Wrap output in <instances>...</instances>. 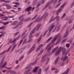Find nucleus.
<instances>
[{"label": "nucleus", "instance_id": "f257e3e1", "mask_svg": "<svg viewBox=\"0 0 74 74\" xmlns=\"http://www.w3.org/2000/svg\"><path fill=\"white\" fill-rule=\"evenodd\" d=\"M61 50H62V55H64V56H66V55L67 54V53H65L66 52V49L64 48H63L62 47H60L59 48L57 52L56 53L55 55L56 56V55H58L60 52L61 51Z\"/></svg>", "mask_w": 74, "mask_h": 74}, {"label": "nucleus", "instance_id": "f03ea898", "mask_svg": "<svg viewBox=\"0 0 74 74\" xmlns=\"http://www.w3.org/2000/svg\"><path fill=\"white\" fill-rule=\"evenodd\" d=\"M41 24L40 23L38 24L37 25L36 27L33 29V30H32L30 33L29 36V38H32V36H31V35H32L33 34H34V33L35 32H36V30H38V29H40V27H41Z\"/></svg>", "mask_w": 74, "mask_h": 74}, {"label": "nucleus", "instance_id": "7ed1b4c3", "mask_svg": "<svg viewBox=\"0 0 74 74\" xmlns=\"http://www.w3.org/2000/svg\"><path fill=\"white\" fill-rule=\"evenodd\" d=\"M23 36H24V38H22L21 40L20 41V44H21L22 42H23V40L25 38H26V37L27 36V34L26 32H24L22 34L21 37H22Z\"/></svg>", "mask_w": 74, "mask_h": 74}, {"label": "nucleus", "instance_id": "20e7f679", "mask_svg": "<svg viewBox=\"0 0 74 74\" xmlns=\"http://www.w3.org/2000/svg\"><path fill=\"white\" fill-rule=\"evenodd\" d=\"M48 16V13H46L44 14L41 17V18L38 19V20L36 21V22H40L41 20H42V17H44V18H46Z\"/></svg>", "mask_w": 74, "mask_h": 74}, {"label": "nucleus", "instance_id": "39448f33", "mask_svg": "<svg viewBox=\"0 0 74 74\" xmlns=\"http://www.w3.org/2000/svg\"><path fill=\"white\" fill-rule=\"evenodd\" d=\"M36 63H37V60L34 62L31 63L29 65L25 67V69H29V68L31 66H34Z\"/></svg>", "mask_w": 74, "mask_h": 74}, {"label": "nucleus", "instance_id": "423d86ee", "mask_svg": "<svg viewBox=\"0 0 74 74\" xmlns=\"http://www.w3.org/2000/svg\"><path fill=\"white\" fill-rule=\"evenodd\" d=\"M20 38V36H18L17 38L16 39L12 41V40L10 39V40L9 41V42L10 43H13V45H14V44H15L16 43V40H18Z\"/></svg>", "mask_w": 74, "mask_h": 74}, {"label": "nucleus", "instance_id": "0eeeda50", "mask_svg": "<svg viewBox=\"0 0 74 74\" xmlns=\"http://www.w3.org/2000/svg\"><path fill=\"white\" fill-rule=\"evenodd\" d=\"M70 27H67L65 33V34L64 36V38H65V37H67V36L69 35V30H70Z\"/></svg>", "mask_w": 74, "mask_h": 74}, {"label": "nucleus", "instance_id": "6e6552de", "mask_svg": "<svg viewBox=\"0 0 74 74\" xmlns=\"http://www.w3.org/2000/svg\"><path fill=\"white\" fill-rule=\"evenodd\" d=\"M55 26L54 25H51L48 28V30H49V32H51V31L55 27Z\"/></svg>", "mask_w": 74, "mask_h": 74}, {"label": "nucleus", "instance_id": "1a4fd4ad", "mask_svg": "<svg viewBox=\"0 0 74 74\" xmlns=\"http://www.w3.org/2000/svg\"><path fill=\"white\" fill-rule=\"evenodd\" d=\"M60 30V27H55L52 31V33H54L56 31V32H58Z\"/></svg>", "mask_w": 74, "mask_h": 74}, {"label": "nucleus", "instance_id": "9d476101", "mask_svg": "<svg viewBox=\"0 0 74 74\" xmlns=\"http://www.w3.org/2000/svg\"><path fill=\"white\" fill-rule=\"evenodd\" d=\"M59 36V34H58L57 35V36L55 37L51 41V43H53L55 41H56V39H57V38H58V37Z\"/></svg>", "mask_w": 74, "mask_h": 74}, {"label": "nucleus", "instance_id": "9b49d317", "mask_svg": "<svg viewBox=\"0 0 74 74\" xmlns=\"http://www.w3.org/2000/svg\"><path fill=\"white\" fill-rule=\"evenodd\" d=\"M61 1H62V0H59L58 1L59 3L55 7V8H58V7H59L60 6V4H61Z\"/></svg>", "mask_w": 74, "mask_h": 74}, {"label": "nucleus", "instance_id": "f8f14e48", "mask_svg": "<svg viewBox=\"0 0 74 74\" xmlns=\"http://www.w3.org/2000/svg\"><path fill=\"white\" fill-rule=\"evenodd\" d=\"M7 62H5L4 63L3 65H1V66L2 68H5V69H8V68H7V67L5 66Z\"/></svg>", "mask_w": 74, "mask_h": 74}, {"label": "nucleus", "instance_id": "ddd939ff", "mask_svg": "<svg viewBox=\"0 0 74 74\" xmlns=\"http://www.w3.org/2000/svg\"><path fill=\"white\" fill-rule=\"evenodd\" d=\"M38 68H39V67L37 66H36L33 69V72L34 73H36V72L37 71V70H38Z\"/></svg>", "mask_w": 74, "mask_h": 74}, {"label": "nucleus", "instance_id": "4468645a", "mask_svg": "<svg viewBox=\"0 0 74 74\" xmlns=\"http://www.w3.org/2000/svg\"><path fill=\"white\" fill-rule=\"evenodd\" d=\"M50 58H46L45 59H44V60H42L41 62H45V60H47V62H46V64H48V62H49V59H50Z\"/></svg>", "mask_w": 74, "mask_h": 74}, {"label": "nucleus", "instance_id": "2eb2a0df", "mask_svg": "<svg viewBox=\"0 0 74 74\" xmlns=\"http://www.w3.org/2000/svg\"><path fill=\"white\" fill-rule=\"evenodd\" d=\"M49 55H50V52H47V54H45V56H43L42 57V59H44V58L46 56H49Z\"/></svg>", "mask_w": 74, "mask_h": 74}, {"label": "nucleus", "instance_id": "dca6fc26", "mask_svg": "<svg viewBox=\"0 0 74 74\" xmlns=\"http://www.w3.org/2000/svg\"><path fill=\"white\" fill-rule=\"evenodd\" d=\"M32 40V39H30V40H29L27 42V39H25L23 41V44H25V43H26V42H30V41H31Z\"/></svg>", "mask_w": 74, "mask_h": 74}, {"label": "nucleus", "instance_id": "f3484780", "mask_svg": "<svg viewBox=\"0 0 74 74\" xmlns=\"http://www.w3.org/2000/svg\"><path fill=\"white\" fill-rule=\"evenodd\" d=\"M32 8L31 7H29V8H26L25 9V11H27L29 12V11H30V10H31V9H32Z\"/></svg>", "mask_w": 74, "mask_h": 74}, {"label": "nucleus", "instance_id": "a211bd4d", "mask_svg": "<svg viewBox=\"0 0 74 74\" xmlns=\"http://www.w3.org/2000/svg\"><path fill=\"white\" fill-rule=\"evenodd\" d=\"M43 51H44V49H41L40 50V53H39L38 55V56H40V55H41L42 53V52H43Z\"/></svg>", "mask_w": 74, "mask_h": 74}, {"label": "nucleus", "instance_id": "6ab92c4d", "mask_svg": "<svg viewBox=\"0 0 74 74\" xmlns=\"http://www.w3.org/2000/svg\"><path fill=\"white\" fill-rule=\"evenodd\" d=\"M55 19H56V18H54V16H52L50 20V22H52V21H54Z\"/></svg>", "mask_w": 74, "mask_h": 74}, {"label": "nucleus", "instance_id": "aec40b11", "mask_svg": "<svg viewBox=\"0 0 74 74\" xmlns=\"http://www.w3.org/2000/svg\"><path fill=\"white\" fill-rule=\"evenodd\" d=\"M58 64L60 66H62L64 65V63L63 62H59L58 63Z\"/></svg>", "mask_w": 74, "mask_h": 74}, {"label": "nucleus", "instance_id": "412c9836", "mask_svg": "<svg viewBox=\"0 0 74 74\" xmlns=\"http://www.w3.org/2000/svg\"><path fill=\"white\" fill-rule=\"evenodd\" d=\"M67 58H68V57L67 56H65L64 58L62 57L61 58V60H62L63 61H65Z\"/></svg>", "mask_w": 74, "mask_h": 74}, {"label": "nucleus", "instance_id": "4be33fe9", "mask_svg": "<svg viewBox=\"0 0 74 74\" xmlns=\"http://www.w3.org/2000/svg\"><path fill=\"white\" fill-rule=\"evenodd\" d=\"M58 1V0H51V3H53V4H55L57 3Z\"/></svg>", "mask_w": 74, "mask_h": 74}, {"label": "nucleus", "instance_id": "5701e85b", "mask_svg": "<svg viewBox=\"0 0 74 74\" xmlns=\"http://www.w3.org/2000/svg\"><path fill=\"white\" fill-rule=\"evenodd\" d=\"M34 46H35V45H34L30 49V51H31L32 52L33 51H34V50L35 49V48H36V47Z\"/></svg>", "mask_w": 74, "mask_h": 74}, {"label": "nucleus", "instance_id": "b1692460", "mask_svg": "<svg viewBox=\"0 0 74 74\" xmlns=\"http://www.w3.org/2000/svg\"><path fill=\"white\" fill-rule=\"evenodd\" d=\"M73 20H74V19L73 18H70L69 19V23H72L73 21Z\"/></svg>", "mask_w": 74, "mask_h": 74}, {"label": "nucleus", "instance_id": "393cba45", "mask_svg": "<svg viewBox=\"0 0 74 74\" xmlns=\"http://www.w3.org/2000/svg\"><path fill=\"white\" fill-rule=\"evenodd\" d=\"M63 10L62 9L60 8L58 9V10L57 11V13H60L62 11V10Z\"/></svg>", "mask_w": 74, "mask_h": 74}, {"label": "nucleus", "instance_id": "a878e982", "mask_svg": "<svg viewBox=\"0 0 74 74\" xmlns=\"http://www.w3.org/2000/svg\"><path fill=\"white\" fill-rule=\"evenodd\" d=\"M59 57H57L56 59L55 60V61L54 62V64H57V63H58V60H59Z\"/></svg>", "mask_w": 74, "mask_h": 74}, {"label": "nucleus", "instance_id": "bb28decb", "mask_svg": "<svg viewBox=\"0 0 74 74\" xmlns=\"http://www.w3.org/2000/svg\"><path fill=\"white\" fill-rule=\"evenodd\" d=\"M24 18H23V19L21 20V21L19 22V23H18V25H22L23 24V23H22L23 21Z\"/></svg>", "mask_w": 74, "mask_h": 74}, {"label": "nucleus", "instance_id": "cd10ccee", "mask_svg": "<svg viewBox=\"0 0 74 74\" xmlns=\"http://www.w3.org/2000/svg\"><path fill=\"white\" fill-rule=\"evenodd\" d=\"M3 25H7L9 23V21H7L6 22H3Z\"/></svg>", "mask_w": 74, "mask_h": 74}, {"label": "nucleus", "instance_id": "c85d7f7f", "mask_svg": "<svg viewBox=\"0 0 74 74\" xmlns=\"http://www.w3.org/2000/svg\"><path fill=\"white\" fill-rule=\"evenodd\" d=\"M69 70H70V69L68 68V69L66 71L64 72V74H67V73H68V72H69Z\"/></svg>", "mask_w": 74, "mask_h": 74}, {"label": "nucleus", "instance_id": "c756f323", "mask_svg": "<svg viewBox=\"0 0 74 74\" xmlns=\"http://www.w3.org/2000/svg\"><path fill=\"white\" fill-rule=\"evenodd\" d=\"M52 38V37H50L47 40V43H48V42H49L51 40Z\"/></svg>", "mask_w": 74, "mask_h": 74}, {"label": "nucleus", "instance_id": "7c9ffc66", "mask_svg": "<svg viewBox=\"0 0 74 74\" xmlns=\"http://www.w3.org/2000/svg\"><path fill=\"white\" fill-rule=\"evenodd\" d=\"M16 23H17V21H14V22L11 25L12 26H14V25H15L16 24Z\"/></svg>", "mask_w": 74, "mask_h": 74}, {"label": "nucleus", "instance_id": "2f4dec72", "mask_svg": "<svg viewBox=\"0 0 74 74\" xmlns=\"http://www.w3.org/2000/svg\"><path fill=\"white\" fill-rule=\"evenodd\" d=\"M48 30H47L45 31V32L44 33V34L42 36V37H44L45 36V35H46V34L47 33V32H48Z\"/></svg>", "mask_w": 74, "mask_h": 74}, {"label": "nucleus", "instance_id": "473e14b6", "mask_svg": "<svg viewBox=\"0 0 74 74\" xmlns=\"http://www.w3.org/2000/svg\"><path fill=\"white\" fill-rule=\"evenodd\" d=\"M66 13H64L61 16V18L63 19V18L65 16H66Z\"/></svg>", "mask_w": 74, "mask_h": 74}, {"label": "nucleus", "instance_id": "72a5a7b5", "mask_svg": "<svg viewBox=\"0 0 74 74\" xmlns=\"http://www.w3.org/2000/svg\"><path fill=\"white\" fill-rule=\"evenodd\" d=\"M41 69H40L38 72V74H41Z\"/></svg>", "mask_w": 74, "mask_h": 74}, {"label": "nucleus", "instance_id": "f704fd0d", "mask_svg": "<svg viewBox=\"0 0 74 74\" xmlns=\"http://www.w3.org/2000/svg\"><path fill=\"white\" fill-rule=\"evenodd\" d=\"M24 57V56H22L21 57H20L18 59L19 60H21Z\"/></svg>", "mask_w": 74, "mask_h": 74}, {"label": "nucleus", "instance_id": "c9c22d12", "mask_svg": "<svg viewBox=\"0 0 74 74\" xmlns=\"http://www.w3.org/2000/svg\"><path fill=\"white\" fill-rule=\"evenodd\" d=\"M58 48V47H56L52 51V53H53L56 50V49Z\"/></svg>", "mask_w": 74, "mask_h": 74}, {"label": "nucleus", "instance_id": "e433bc0d", "mask_svg": "<svg viewBox=\"0 0 74 74\" xmlns=\"http://www.w3.org/2000/svg\"><path fill=\"white\" fill-rule=\"evenodd\" d=\"M33 24V22H31L29 24V25L28 26V27H31V26H32V25Z\"/></svg>", "mask_w": 74, "mask_h": 74}, {"label": "nucleus", "instance_id": "4c0bfd02", "mask_svg": "<svg viewBox=\"0 0 74 74\" xmlns=\"http://www.w3.org/2000/svg\"><path fill=\"white\" fill-rule=\"evenodd\" d=\"M55 18L56 19L57 21H58L59 19V18H60V17L59 16H57Z\"/></svg>", "mask_w": 74, "mask_h": 74}, {"label": "nucleus", "instance_id": "58836bf2", "mask_svg": "<svg viewBox=\"0 0 74 74\" xmlns=\"http://www.w3.org/2000/svg\"><path fill=\"white\" fill-rule=\"evenodd\" d=\"M19 33V32H16V33H14V36H17V35H18V34Z\"/></svg>", "mask_w": 74, "mask_h": 74}, {"label": "nucleus", "instance_id": "ea45409f", "mask_svg": "<svg viewBox=\"0 0 74 74\" xmlns=\"http://www.w3.org/2000/svg\"><path fill=\"white\" fill-rule=\"evenodd\" d=\"M37 1H34L33 3V5L34 6L36 4Z\"/></svg>", "mask_w": 74, "mask_h": 74}, {"label": "nucleus", "instance_id": "a19ab883", "mask_svg": "<svg viewBox=\"0 0 74 74\" xmlns=\"http://www.w3.org/2000/svg\"><path fill=\"white\" fill-rule=\"evenodd\" d=\"M31 19V17H29L27 18L25 21H30Z\"/></svg>", "mask_w": 74, "mask_h": 74}, {"label": "nucleus", "instance_id": "79ce46f5", "mask_svg": "<svg viewBox=\"0 0 74 74\" xmlns=\"http://www.w3.org/2000/svg\"><path fill=\"white\" fill-rule=\"evenodd\" d=\"M21 29V27H19L17 29V31H19Z\"/></svg>", "mask_w": 74, "mask_h": 74}, {"label": "nucleus", "instance_id": "37998d69", "mask_svg": "<svg viewBox=\"0 0 74 74\" xmlns=\"http://www.w3.org/2000/svg\"><path fill=\"white\" fill-rule=\"evenodd\" d=\"M15 71H10V74H13Z\"/></svg>", "mask_w": 74, "mask_h": 74}, {"label": "nucleus", "instance_id": "c03bdc74", "mask_svg": "<svg viewBox=\"0 0 74 74\" xmlns=\"http://www.w3.org/2000/svg\"><path fill=\"white\" fill-rule=\"evenodd\" d=\"M57 70V69L53 67H52L51 69V70L52 71H53V70Z\"/></svg>", "mask_w": 74, "mask_h": 74}, {"label": "nucleus", "instance_id": "a18cd8bd", "mask_svg": "<svg viewBox=\"0 0 74 74\" xmlns=\"http://www.w3.org/2000/svg\"><path fill=\"white\" fill-rule=\"evenodd\" d=\"M42 46H43V44H42L38 46V47H39L40 49L41 48H42Z\"/></svg>", "mask_w": 74, "mask_h": 74}, {"label": "nucleus", "instance_id": "49530a36", "mask_svg": "<svg viewBox=\"0 0 74 74\" xmlns=\"http://www.w3.org/2000/svg\"><path fill=\"white\" fill-rule=\"evenodd\" d=\"M8 17L9 18H14V16H8Z\"/></svg>", "mask_w": 74, "mask_h": 74}, {"label": "nucleus", "instance_id": "de8ad7c7", "mask_svg": "<svg viewBox=\"0 0 74 74\" xmlns=\"http://www.w3.org/2000/svg\"><path fill=\"white\" fill-rule=\"evenodd\" d=\"M6 52V50H5L3 51L1 53H0V55H3L4 53H5V52Z\"/></svg>", "mask_w": 74, "mask_h": 74}, {"label": "nucleus", "instance_id": "09e8293b", "mask_svg": "<svg viewBox=\"0 0 74 74\" xmlns=\"http://www.w3.org/2000/svg\"><path fill=\"white\" fill-rule=\"evenodd\" d=\"M11 2V1H5L4 3H10Z\"/></svg>", "mask_w": 74, "mask_h": 74}, {"label": "nucleus", "instance_id": "8fccbe9b", "mask_svg": "<svg viewBox=\"0 0 74 74\" xmlns=\"http://www.w3.org/2000/svg\"><path fill=\"white\" fill-rule=\"evenodd\" d=\"M11 48V47H9L8 48V50H7V51H6V52H8V51H9L10 50Z\"/></svg>", "mask_w": 74, "mask_h": 74}, {"label": "nucleus", "instance_id": "3c124183", "mask_svg": "<svg viewBox=\"0 0 74 74\" xmlns=\"http://www.w3.org/2000/svg\"><path fill=\"white\" fill-rule=\"evenodd\" d=\"M41 39H42V36H41L38 39V41H40L41 40Z\"/></svg>", "mask_w": 74, "mask_h": 74}, {"label": "nucleus", "instance_id": "603ef678", "mask_svg": "<svg viewBox=\"0 0 74 74\" xmlns=\"http://www.w3.org/2000/svg\"><path fill=\"white\" fill-rule=\"evenodd\" d=\"M18 25H19V24H18L16 27H13L12 29H16V28L17 27H18Z\"/></svg>", "mask_w": 74, "mask_h": 74}, {"label": "nucleus", "instance_id": "864d4df0", "mask_svg": "<svg viewBox=\"0 0 74 74\" xmlns=\"http://www.w3.org/2000/svg\"><path fill=\"white\" fill-rule=\"evenodd\" d=\"M32 52V51H31L30 50H29L27 52V54L29 55V54H30V53H31Z\"/></svg>", "mask_w": 74, "mask_h": 74}, {"label": "nucleus", "instance_id": "5fc2aeb1", "mask_svg": "<svg viewBox=\"0 0 74 74\" xmlns=\"http://www.w3.org/2000/svg\"><path fill=\"white\" fill-rule=\"evenodd\" d=\"M70 18L69 17H67L66 18V21H68V20H69Z\"/></svg>", "mask_w": 74, "mask_h": 74}, {"label": "nucleus", "instance_id": "6e6d98bb", "mask_svg": "<svg viewBox=\"0 0 74 74\" xmlns=\"http://www.w3.org/2000/svg\"><path fill=\"white\" fill-rule=\"evenodd\" d=\"M40 49L38 47L36 49V52H38V51H40Z\"/></svg>", "mask_w": 74, "mask_h": 74}, {"label": "nucleus", "instance_id": "4d7b16f0", "mask_svg": "<svg viewBox=\"0 0 74 74\" xmlns=\"http://www.w3.org/2000/svg\"><path fill=\"white\" fill-rule=\"evenodd\" d=\"M66 47H67V48H69V47H70V44H66Z\"/></svg>", "mask_w": 74, "mask_h": 74}, {"label": "nucleus", "instance_id": "13d9d810", "mask_svg": "<svg viewBox=\"0 0 74 74\" xmlns=\"http://www.w3.org/2000/svg\"><path fill=\"white\" fill-rule=\"evenodd\" d=\"M27 48H29L31 47V45L30 44H29L27 45Z\"/></svg>", "mask_w": 74, "mask_h": 74}, {"label": "nucleus", "instance_id": "bf43d9fd", "mask_svg": "<svg viewBox=\"0 0 74 74\" xmlns=\"http://www.w3.org/2000/svg\"><path fill=\"white\" fill-rule=\"evenodd\" d=\"M49 4H50V3H47L45 6V8H47V7L49 5Z\"/></svg>", "mask_w": 74, "mask_h": 74}, {"label": "nucleus", "instance_id": "052dcab7", "mask_svg": "<svg viewBox=\"0 0 74 74\" xmlns=\"http://www.w3.org/2000/svg\"><path fill=\"white\" fill-rule=\"evenodd\" d=\"M4 34H5V33H3L1 34L0 35V38H1V37L2 36H3V35H4Z\"/></svg>", "mask_w": 74, "mask_h": 74}, {"label": "nucleus", "instance_id": "680f3d73", "mask_svg": "<svg viewBox=\"0 0 74 74\" xmlns=\"http://www.w3.org/2000/svg\"><path fill=\"white\" fill-rule=\"evenodd\" d=\"M56 70V71H55V73L56 74H57V73H58L59 72V70H58V69H57Z\"/></svg>", "mask_w": 74, "mask_h": 74}, {"label": "nucleus", "instance_id": "e2e57ef3", "mask_svg": "<svg viewBox=\"0 0 74 74\" xmlns=\"http://www.w3.org/2000/svg\"><path fill=\"white\" fill-rule=\"evenodd\" d=\"M7 6L8 7L7 8V9H8V10H9V9H10V8H11V7H10V6L8 5Z\"/></svg>", "mask_w": 74, "mask_h": 74}, {"label": "nucleus", "instance_id": "0e129e2a", "mask_svg": "<svg viewBox=\"0 0 74 74\" xmlns=\"http://www.w3.org/2000/svg\"><path fill=\"white\" fill-rule=\"evenodd\" d=\"M49 45H50V44H48L47 46L46 47V49H47L48 47L49 46Z\"/></svg>", "mask_w": 74, "mask_h": 74}, {"label": "nucleus", "instance_id": "69168bd1", "mask_svg": "<svg viewBox=\"0 0 74 74\" xmlns=\"http://www.w3.org/2000/svg\"><path fill=\"white\" fill-rule=\"evenodd\" d=\"M48 9L49 10H51L52 9V7H51V6H49L48 7Z\"/></svg>", "mask_w": 74, "mask_h": 74}, {"label": "nucleus", "instance_id": "338daca9", "mask_svg": "<svg viewBox=\"0 0 74 74\" xmlns=\"http://www.w3.org/2000/svg\"><path fill=\"white\" fill-rule=\"evenodd\" d=\"M45 0H42V4H44V3H45Z\"/></svg>", "mask_w": 74, "mask_h": 74}, {"label": "nucleus", "instance_id": "774afa93", "mask_svg": "<svg viewBox=\"0 0 74 74\" xmlns=\"http://www.w3.org/2000/svg\"><path fill=\"white\" fill-rule=\"evenodd\" d=\"M37 16V14H36V15L33 18L32 20H34V19H35L36 18Z\"/></svg>", "mask_w": 74, "mask_h": 74}]
</instances>
